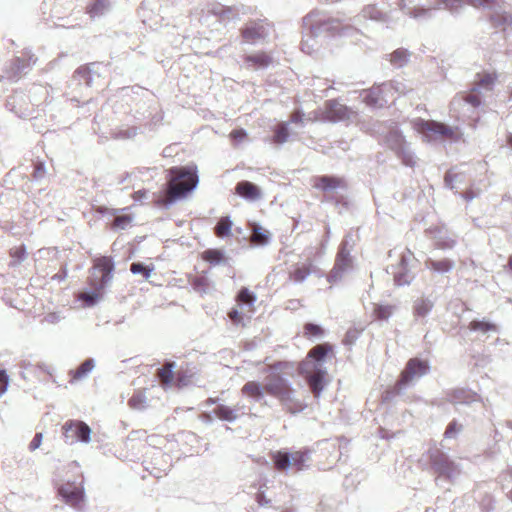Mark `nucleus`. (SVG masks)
Returning <instances> with one entry per match:
<instances>
[{
	"label": "nucleus",
	"instance_id": "f257e3e1",
	"mask_svg": "<svg viewBox=\"0 0 512 512\" xmlns=\"http://www.w3.org/2000/svg\"><path fill=\"white\" fill-rule=\"evenodd\" d=\"M294 371L295 365L293 362L276 361L269 369L264 384L259 381H248L243 385L241 391L255 402H259L267 391L280 401L287 412L291 414L300 413L307 407V404L295 397L296 390L287 378L288 375H293Z\"/></svg>",
	"mask_w": 512,
	"mask_h": 512
},
{
	"label": "nucleus",
	"instance_id": "f03ea898",
	"mask_svg": "<svg viewBox=\"0 0 512 512\" xmlns=\"http://www.w3.org/2000/svg\"><path fill=\"white\" fill-rule=\"evenodd\" d=\"M438 5L443 6L451 12H457L463 5H470L474 8L488 10L486 21L489 28L493 29L492 34L496 41L505 42L512 34V15L503 8L502 0H436Z\"/></svg>",
	"mask_w": 512,
	"mask_h": 512
},
{
	"label": "nucleus",
	"instance_id": "7ed1b4c3",
	"mask_svg": "<svg viewBox=\"0 0 512 512\" xmlns=\"http://www.w3.org/2000/svg\"><path fill=\"white\" fill-rule=\"evenodd\" d=\"M302 21L303 44L322 33L335 37L346 35L348 31L352 30V26L343 24L339 18L327 16L319 10H312Z\"/></svg>",
	"mask_w": 512,
	"mask_h": 512
},
{
	"label": "nucleus",
	"instance_id": "20e7f679",
	"mask_svg": "<svg viewBox=\"0 0 512 512\" xmlns=\"http://www.w3.org/2000/svg\"><path fill=\"white\" fill-rule=\"evenodd\" d=\"M115 262L111 256H101L94 267L91 277L92 288L83 290L79 301L84 307H94L105 295V289L113 278Z\"/></svg>",
	"mask_w": 512,
	"mask_h": 512
},
{
	"label": "nucleus",
	"instance_id": "39448f33",
	"mask_svg": "<svg viewBox=\"0 0 512 512\" xmlns=\"http://www.w3.org/2000/svg\"><path fill=\"white\" fill-rule=\"evenodd\" d=\"M167 178L170 182H180L173 188L168 202L164 205L166 209H169L178 201L186 199L196 190L199 184L197 165L188 164L171 167L167 170Z\"/></svg>",
	"mask_w": 512,
	"mask_h": 512
},
{
	"label": "nucleus",
	"instance_id": "423d86ee",
	"mask_svg": "<svg viewBox=\"0 0 512 512\" xmlns=\"http://www.w3.org/2000/svg\"><path fill=\"white\" fill-rule=\"evenodd\" d=\"M431 469L437 474L436 483L444 481L451 483L459 475L458 465L452 458L439 448H431L427 452Z\"/></svg>",
	"mask_w": 512,
	"mask_h": 512
},
{
	"label": "nucleus",
	"instance_id": "0eeeda50",
	"mask_svg": "<svg viewBox=\"0 0 512 512\" xmlns=\"http://www.w3.org/2000/svg\"><path fill=\"white\" fill-rule=\"evenodd\" d=\"M383 143L392 150L401 163L407 167L415 165L414 152L402 131L397 128L389 129L383 137Z\"/></svg>",
	"mask_w": 512,
	"mask_h": 512
},
{
	"label": "nucleus",
	"instance_id": "6e6552de",
	"mask_svg": "<svg viewBox=\"0 0 512 512\" xmlns=\"http://www.w3.org/2000/svg\"><path fill=\"white\" fill-rule=\"evenodd\" d=\"M333 356V346L328 342L314 346L306 357V360L298 364V370L302 374L310 372L327 374L325 363L329 357Z\"/></svg>",
	"mask_w": 512,
	"mask_h": 512
},
{
	"label": "nucleus",
	"instance_id": "1a4fd4ad",
	"mask_svg": "<svg viewBox=\"0 0 512 512\" xmlns=\"http://www.w3.org/2000/svg\"><path fill=\"white\" fill-rule=\"evenodd\" d=\"M416 127L419 131H426L435 138H443L450 143L458 142L463 135L458 126H450L444 122L435 120L426 121L424 119H418Z\"/></svg>",
	"mask_w": 512,
	"mask_h": 512
},
{
	"label": "nucleus",
	"instance_id": "9d476101",
	"mask_svg": "<svg viewBox=\"0 0 512 512\" xmlns=\"http://www.w3.org/2000/svg\"><path fill=\"white\" fill-rule=\"evenodd\" d=\"M66 505L76 511H83L86 506V493L84 488V475L82 472L74 480H66Z\"/></svg>",
	"mask_w": 512,
	"mask_h": 512
},
{
	"label": "nucleus",
	"instance_id": "9b49d317",
	"mask_svg": "<svg viewBox=\"0 0 512 512\" xmlns=\"http://www.w3.org/2000/svg\"><path fill=\"white\" fill-rule=\"evenodd\" d=\"M412 256V252L407 250L400 255L396 265H390L387 269V272L393 275L394 284L398 287L410 285L415 279V273L410 268Z\"/></svg>",
	"mask_w": 512,
	"mask_h": 512
},
{
	"label": "nucleus",
	"instance_id": "f8f14e48",
	"mask_svg": "<svg viewBox=\"0 0 512 512\" xmlns=\"http://www.w3.org/2000/svg\"><path fill=\"white\" fill-rule=\"evenodd\" d=\"M92 429L82 420L66 421V443L88 444L91 441Z\"/></svg>",
	"mask_w": 512,
	"mask_h": 512
},
{
	"label": "nucleus",
	"instance_id": "ddd939ff",
	"mask_svg": "<svg viewBox=\"0 0 512 512\" xmlns=\"http://www.w3.org/2000/svg\"><path fill=\"white\" fill-rule=\"evenodd\" d=\"M312 186L313 188L323 192L325 195H331L330 193L338 189H348L346 179L335 174H323L314 176L312 178Z\"/></svg>",
	"mask_w": 512,
	"mask_h": 512
},
{
	"label": "nucleus",
	"instance_id": "4468645a",
	"mask_svg": "<svg viewBox=\"0 0 512 512\" xmlns=\"http://www.w3.org/2000/svg\"><path fill=\"white\" fill-rule=\"evenodd\" d=\"M431 366L428 359L413 357L405 365L400 377L410 385L414 379H419L430 372Z\"/></svg>",
	"mask_w": 512,
	"mask_h": 512
},
{
	"label": "nucleus",
	"instance_id": "2eb2a0df",
	"mask_svg": "<svg viewBox=\"0 0 512 512\" xmlns=\"http://www.w3.org/2000/svg\"><path fill=\"white\" fill-rule=\"evenodd\" d=\"M325 113L328 121L337 123L350 118L352 110L345 104H341L337 99H329L324 103Z\"/></svg>",
	"mask_w": 512,
	"mask_h": 512
},
{
	"label": "nucleus",
	"instance_id": "dca6fc26",
	"mask_svg": "<svg viewBox=\"0 0 512 512\" xmlns=\"http://www.w3.org/2000/svg\"><path fill=\"white\" fill-rule=\"evenodd\" d=\"M242 38L251 44L264 40L268 36L266 28L255 20H250L240 30Z\"/></svg>",
	"mask_w": 512,
	"mask_h": 512
},
{
	"label": "nucleus",
	"instance_id": "f3484780",
	"mask_svg": "<svg viewBox=\"0 0 512 512\" xmlns=\"http://www.w3.org/2000/svg\"><path fill=\"white\" fill-rule=\"evenodd\" d=\"M235 194L246 201L255 202L262 197L263 192L262 189L254 182L242 180L236 184Z\"/></svg>",
	"mask_w": 512,
	"mask_h": 512
},
{
	"label": "nucleus",
	"instance_id": "a211bd4d",
	"mask_svg": "<svg viewBox=\"0 0 512 512\" xmlns=\"http://www.w3.org/2000/svg\"><path fill=\"white\" fill-rule=\"evenodd\" d=\"M461 102L474 109L484 106L485 100L480 91V86H473L469 91L463 92L459 97L455 96L452 100V105L461 104Z\"/></svg>",
	"mask_w": 512,
	"mask_h": 512
},
{
	"label": "nucleus",
	"instance_id": "6ab92c4d",
	"mask_svg": "<svg viewBox=\"0 0 512 512\" xmlns=\"http://www.w3.org/2000/svg\"><path fill=\"white\" fill-rule=\"evenodd\" d=\"M311 453L312 451L308 447H303L294 452L292 451L290 471L298 473L300 471L307 470L310 467L308 462L311 459Z\"/></svg>",
	"mask_w": 512,
	"mask_h": 512
},
{
	"label": "nucleus",
	"instance_id": "aec40b11",
	"mask_svg": "<svg viewBox=\"0 0 512 512\" xmlns=\"http://www.w3.org/2000/svg\"><path fill=\"white\" fill-rule=\"evenodd\" d=\"M479 400V395L466 388H456L448 393V401L452 404L469 405Z\"/></svg>",
	"mask_w": 512,
	"mask_h": 512
},
{
	"label": "nucleus",
	"instance_id": "412c9836",
	"mask_svg": "<svg viewBox=\"0 0 512 512\" xmlns=\"http://www.w3.org/2000/svg\"><path fill=\"white\" fill-rule=\"evenodd\" d=\"M95 366L96 361L94 358H86L77 368L69 370V383L75 384L76 382L85 379L94 370Z\"/></svg>",
	"mask_w": 512,
	"mask_h": 512
},
{
	"label": "nucleus",
	"instance_id": "4be33fe9",
	"mask_svg": "<svg viewBox=\"0 0 512 512\" xmlns=\"http://www.w3.org/2000/svg\"><path fill=\"white\" fill-rule=\"evenodd\" d=\"M210 13L216 16L222 23L239 19V9L236 6H226L216 3L210 9Z\"/></svg>",
	"mask_w": 512,
	"mask_h": 512
},
{
	"label": "nucleus",
	"instance_id": "5701e85b",
	"mask_svg": "<svg viewBox=\"0 0 512 512\" xmlns=\"http://www.w3.org/2000/svg\"><path fill=\"white\" fill-rule=\"evenodd\" d=\"M425 268L436 274H446L455 268V261L450 258L433 259L428 257L424 262Z\"/></svg>",
	"mask_w": 512,
	"mask_h": 512
},
{
	"label": "nucleus",
	"instance_id": "b1692460",
	"mask_svg": "<svg viewBox=\"0 0 512 512\" xmlns=\"http://www.w3.org/2000/svg\"><path fill=\"white\" fill-rule=\"evenodd\" d=\"M323 201L332 203L337 208L339 214L352 212L355 208L353 201L343 194L325 195Z\"/></svg>",
	"mask_w": 512,
	"mask_h": 512
},
{
	"label": "nucleus",
	"instance_id": "393cba45",
	"mask_svg": "<svg viewBox=\"0 0 512 512\" xmlns=\"http://www.w3.org/2000/svg\"><path fill=\"white\" fill-rule=\"evenodd\" d=\"M244 62L256 70L266 69L272 63V57L266 52L259 51L256 53L246 54Z\"/></svg>",
	"mask_w": 512,
	"mask_h": 512
},
{
	"label": "nucleus",
	"instance_id": "a878e982",
	"mask_svg": "<svg viewBox=\"0 0 512 512\" xmlns=\"http://www.w3.org/2000/svg\"><path fill=\"white\" fill-rule=\"evenodd\" d=\"M352 262L353 259H346L336 256L334 267L327 275V281L332 283L342 279L343 274L351 268Z\"/></svg>",
	"mask_w": 512,
	"mask_h": 512
},
{
	"label": "nucleus",
	"instance_id": "bb28decb",
	"mask_svg": "<svg viewBox=\"0 0 512 512\" xmlns=\"http://www.w3.org/2000/svg\"><path fill=\"white\" fill-rule=\"evenodd\" d=\"M271 459L274 466L279 471H285L286 474L289 473L292 459V451H290L289 449L275 451L271 454Z\"/></svg>",
	"mask_w": 512,
	"mask_h": 512
},
{
	"label": "nucleus",
	"instance_id": "cd10ccee",
	"mask_svg": "<svg viewBox=\"0 0 512 512\" xmlns=\"http://www.w3.org/2000/svg\"><path fill=\"white\" fill-rule=\"evenodd\" d=\"M202 259L211 266L226 265L229 258L223 249L208 248L202 252Z\"/></svg>",
	"mask_w": 512,
	"mask_h": 512
},
{
	"label": "nucleus",
	"instance_id": "c85d7f7f",
	"mask_svg": "<svg viewBox=\"0 0 512 512\" xmlns=\"http://www.w3.org/2000/svg\"><path fill=\"white\" fill-rule=\"evenodd\" d=\"M434 301L422 296L413 302L412 313L416 320L425 318L433 309Z\"/></svg>",
	"mask_w": 512,
	"mask_h": 512
},
{
	"label": "nucleus",
	"instance_id": "c756f323",
	"mask_svg": "<svg viewBox=\"0 0 512 512\" xmlns=\"http://www.w3.org/2000/svg\"><path fill=\"white\" fill-rule=\"evenodd\" d=\"M272 234L269 230L261 226L260 223L254 222L251 228V239L255 242V246L264 247L271 242Z\"/></svg>",
	"mask_w": 512,
	"mask_h": 512
},
{
	"label": "nucleus",
	"instance_id": "7c9ffc66",
	"mask_svg": "<svg viewBox=\"0 0 512 512\" xmlns=\"http://www.w3.org/2000/svg\"><path fill=\"white\" fill-rule=\"evenodd\" d=\"M409 386L401 377L395 382L394 385L387 387L381 394L383 403L392 402L397 396L403 394Z\"/></svg>",
	"mask_w": 512,
	"mask_h": 512
},
{
	"label": "nucleus",
	"instance_id": "2f4dec72",
	"mask_svg": "<svg viewBox=\"0 0 512 512\" xmlns=\"http://www.w3.org/2000/svg\"><path fill=\"white\" fill-rule=\"evenodd\" d=\"M327 374L315 373L308 375V385L315 398H319L327 386Z\"/></svg>",
	"mask_w": 512,
	"mask_h": 512
},
{
	"label": "nucleus",
	"instance_id": "473e14b6",
	"mask_svg": "<svg viewBox=\"0 0 512 512\" xmlns=\"http://www.w3.org/2000/svg\"><path fill=\"white\" fill-rule=\"evenodd\" d=\"M383 91L380 87H371L368 89H363L360 93V96L362 97V101L368 106V107H382L383 105L380 104V99L382 97Z\"/></svg>",
	"mask_w": 512,
	"mask_h": 512
},
{
	"label": "nucleus",
	"instance_id": "72a5a7b5",
	"mask_svg": "<svg viewBox=\"0 0 512 512\" xmlns=\"http://www.w3.org/2000/svg\"><path fill=\"white\" fill-rule=\"evenodd\" d=\"M109 9V0H91L86 6V13L91 19H96L105 15Z\"/></svg>",
	"mask_w": 512,
	"mask_h": 512
},
{
	"label": "nucleus",
	"instance_id": "f704fd0d",
	"mask_svg": "<svg viewBox=\"0 0 512 512\" xmlns=\"http://www.w3.org/2000/svg\"><path fill=\"white\" fill-rule=\"evenodd\" d=\"M385 56L394 67L402 68L409 62L411 53L408 49L401 47Z\"/></svg>",
	"mask_w": 512,
	"mask_h": 512
},
{
	"label": "nucleus",
	"instance_id": "c9c22d12",
	"mask_svg": "<svg viewBox=\"0 0 512 512\" xmlns=\"http://www.w3.org/2000/svg\"><path fill=\"white\" fill-rule=\"evenodd\" d=\"M429 231L434 233V247L441 250H448L454 248L456 241L449 236L443 235L441 230L437 227L430 228Z\"/></svg>",
	"mask_w": 512,
	"mask_h": 512
},
{
	"label": "nucleus",
	"instance_id": "e433bc0d",
	"mask_svg": "<svg viewBox=\"0 0 512 512\" xmlns=\"http://www.w3.org/2000/svg\"><path fill=\"white\" fill-rule=\"evenodd\" d=\"M12 110L21 118L31 115L32 106L30 102L22 96H15L11 102Z\"/></svg>",
	"mask_w": 512,
	"mask_h": 512
},
{
	"label": "nucleus",
	"instance_id": "4c0bfd02",
	"mask_svg": "<svg viewBox=\"0 0 512 512\" xmlns=\"http://www.w3.org/2000/svg\"><path fill=\"white\" fill-rule=\"evenodd\" d=\"M72 82L90 87L93 82L92 71L87 65L78 67L73 73Z\"/></svg>",
	"mask_w": 512,
	"mask_h": 512
},
{
	"label": "nucleus",
	"instance_id": "58836bf2",
	"mask_svg": "<svg viewBox=\"0 0 512 512\" xmlns=\"http://www.w3.org/2000/svg\"><path fill=\"white\" fill-rule=\"evenodd\" d=\"M257 296L247 287H241L236 295L237 305L240 308H250L254 306Z\"/></svg>",
	"mask_w": 512,
	"mask_h": 512
},
{
	"label": "nucleus",
	"instance_id": "ea45409f",
	"mask_svg": "<svg viewBox=\"0 0 512 512\" xmlns=\"http://www.w3.org/2000/svg\"><path fill=\"white\" fill-rule=\"evenodd\" d=\"M212 414L225 422H234L237 419L236 410L225 404H217L213 409Z\"/></svg>",
	"mask_w": 512,
	"mask_h": 512
},
{
	"label": "nucleus",
	"instance_id": "a19ab883",
	"mask_svg": "<svg viewBox=\"0 0 512 512\" xmlns=\"http://www.w3.org/2000/svg\"><path fill=\"white\" fill-rule=\"evenodd\" d=\"M470 331L476 332H497L498 328L497 325L490 320L483 318V319H473L468 326Z\"/></svg>",
	"mask_w": 512,
	"mask_h": 512
},
{
	"label": "nucleus",
	"instance_id": "79ce46f5",
	"mask_svg": "<svg viewBox=\"0 0 512 512\" xmlns=\"http://www.w3.org/2000/svg\"><path fill=\"white\" fill-rule=\"evenodd\" d=\"M190 284L196 292L206 294L213 287V283L208 279L206 274L195 276L191 279Z\"/></svg>",
	"mask_w": 512,
	"mask_h": 512
},
{
	"label": "nucleus",
	"instance_id": "37998d69",
	"mask_svg": "<svg viewBox=\"0 0 512 512\" xmlns=\"http://www.w3.org/2000/svg\"><path fill=\"white\" fill-rule=\"evenodd\" d=\"M304 335L311 340H317L323 338L325 335V329L315 322H307L303 327Z\"/></svg>",
	"mask_w": 512,
	"mask_h": 512
},
{
	"label": "nucleus",
	"instance_id": "c03bdc74",
	"mask_svg": "<svg viewBox=\"0 0 512 512\" xmlns=\"http://www.w3.org/2000/svg\"><path fill=\"white\" fill-rule=\"evenodd\" d=\"M311 275L307 262L302 265H296L292 271L289 272V278L296 284L304 282L307 277Z\"/></svg>",
	"mask_w": 512,
	"mask_h": 512
},
{
	"label": "nucleus",
	"instance_id": "a18cd8bd",
	"mask_svg": "<svg viewBox=\"0 0 512 512\" xmlns=\"http://www.w3.org/2000/svg\"><path fill=\"white\" fill-rule=\"evenodd\" d=\"M130 271L133 275H142L145 280H148L154 271V265H147L141 261H135L130 265Z\"/></svg>",
	"mask_w": 512,
	"mask_h": 512
},
{
	"label": "nucleus",
	"instance_id": "49530a36",
	"mask_svg": "<svg viewBox=\"0 0 512 512\" xmlns=\"http://www.w3.org/2000/svg\"><path fill=\"white\" fill-rule=\"evenodd\" d=\"M175 368L176 363L174 361H169L166 367H160L157 369V372L164 378L165 384L168 387H171L175 382Z\"/></svg>",
	"mask_w": 512,
	"mask_h": 512
},
{
	"label": "nucleus",
	"instance_id": "de8ad7c7",
	"mask_svg": "<svg viewBox=\"0 0 512 512\" xmlns=\"http://www.w3.org/2000/svg\"><path fill=\"white\" fill-rule=\"evenodd\" d=\"M477 77L479 78V84H476L475 86H480L481 89H485L487 91L493 90V87L495 85V82L497 80L496 73H490V72H482L477 74Z\"/></svg>",
	"mask_w": 512,
	"mask_h": 512
},
{
	"label": "nucleus",
	"instance_id": "09e8293b",
	"mask_svg": "<svg viewBox=\"0 0 512 512\" xmlns=\"http://www.w3.org/2000/svg\"><path fill=\"white\" fill-rule=\"evenodd\" d=\"M363 16L378 22H385L388 18L387 14L378 9L375 5H367L362 10Z\"/></svg>",
	"mask_w": 512,
	"mask_h": 512
},
{
	"label": "nucleus",
	"instance_id": "8fccbe9b",
	"mask_svg": "<svg viewBox=\"0 0 512 512\" xmlns=\"http://www.w3.org/2000/svg\"><path fill=\"white\" fill-rule=\"evenodd\" d=\"M147 397L144 391H137L128 400V405L132 409L143 410L147 407Z\"/></svg>",
	"mask_w": 512,
	"mask_h": 512
},
{
	"label": "nucleus",
	"instance_id": "3c124183",
	"mask_svg": "<svg viewBox=\"0 0 512 512\" xmlns=\"http://www.w3.org/2000/svg\"><path fill=\"white\" fill-rule=\"evenodd\" d=\"M395 306L389 304H378L374 308V315L378 320L387 321L393 314Z\"/></svg>",
	"mask_w": 512,
	"mask_h": 512
},
{
	"label": "nucleus",
	"instance_id": "603ef678",
	"mask_svg": "<svg viewBox=\"0 0 512 512\" xmlns=\"http://www.w3.org/2000/svg\"><path fill=\"white\" fill-rule=\"evenodd\" d=\"M462 430L463 425L459 423L457 419H453L446 426L443 436L446 439H455Z\"/></svg>",
	"mask_w": 512,
	"mask_h": 512
},
{
	"label": "nucleus",
	"instance_id": "864d4df0",
	"mask_svg": "<svg viewBox=\"0 0 512 512\" xmlns=\"http://www.w3.org/2000/svg\"><path fill=\"white\" fill-rule=\"evenodd\" d=\"M9 255L12 258L11 265L16 266L20 264L26 258V247L25 245L15 246L10 249Z\"/></svg>",
	"mask_w": 512,
	"mask_h": 512
},
{
	"label": "nucleus",
	"instance_id": "5fc2aeb1",
	"mask_svg": "<svg viewBox=\"0 0 512 512\" xmlns=\"http://www.w3.org/2000/svg\"><path fill=\"white\" fill-rule=\"evenodd\" d=\"M36 58L34 55L29 53H23L21 57H17L14 61V65L18 71L24 70L25 68L35 64Z\"/></svg>",
	"mask_w": 512,
	"mask_h": 512
},
{
	"label": "nucleus",
	"instance_id": "6e6d98bb",
	"mask_svg": "<svg viewBox=\"0 0 512 512\" xmlns=\"http://www.w3.org/2000/svg\"><path fill=\"white\" fill-rule=\"evenodd\" d=\"M222 221L225 222V224L217 227V235L220 238L229 237L232 235L233 221L229 215L223 217Z\"/></svg>",
	"mask_w": 512,
	"mask_h": 512
},
{
	"label": "nucleus",
	"instance_id": "4d7b16f0",
	"mask_svg": "<svg viewBox=\"0 0 512 512\" xmlns=\"http://www.w3.org/2000/svg\"><path fill=\"white\" fill-rule=\"evenodd\" d=\"M289 136H290V133H289L287 127L280 128L273 132V134L271 136V142L282 145L288 141Z\"/></svg>",
	"mask_w": 512,
	"mask_h": 512
},
{
	"label": "nucleus",
	"instance_id": "13d9d810",
	"mask_svg": "<svg viewBox=\"0 0 512 512\" xmlns=\"http://www.w3.org/2000/svg\"><path fill=\"white\" fill-rule=\"evenodd\" d=\"M360 331L356 328H349L347 332L344 335V338L342 340L343 345L345 346H352L355 344L357 339L360 336Z\"/></svg>",
	"mask_w": 512,
	"mask_h": 512
},
{
	"label": "nucleus",
	"instance_id": "bf43d9fd",
	"mask_svg": "<svg viewBox=\"0 0 512 512\" xmlns=\"http://www.w3.org/2000/svg\"><path fill=\"white\" fill-rule=\"evenodd\" d=\"M247 136L248 133L244 128L233 129L229 134L230 140L234 145L240 144Z\"/></svg>",
	"mask_w": 512,
	"mask_h": 512
},
{
	"label": "nucleus",
	"instance_id": "052dcab7",
	"mask_svg": "<svg viewBox=\"0 0 512 512\" xmlns=\"http://www.w3.org/2000/svg\"><path fill=\"white\" fill-rule=\"evenodd\" d=\"M192 375H188L187 372L178 371L175 373V382L178 388H183L191 383Z\"/></svg>",
	"mask_w": 512,
	"mask_h": 512
},
{
	"label": "nucleus",
	"instance_id": "680f3d73",
	"mask_svg": "<svg viewBox=\"0 0 512 512\" xmlns=\"http://www.w3.org/2000/svg\"><path fill=\"white\" fill-rule=\"evenodd\" d=\"M133 221V216L130 215V214H123V215H120L116 218L115 220V227L117 229H121V230H124L126 229L130 224L131 222Z\"/></svg>",
	"mask_w": 512,
	"mask_h": 512
},
{
	"label": "nucleus",
	"instance_id": "e2e57ef3",
	"mask_svg": "<svg viewBox=\"0 0 512 512\" xmlns=\"http://www.w3.org/2000/svg\"><path fill=\"white\" fill-rule=\"evenodd\" d=\"M138 134V127L132 126L127 129H121L116 133L118 139H132Z\"/></svg>",
	"mask_w": 512,
	"mask_h": 512
},
{
	"label": "nucleus",
	"instance_id": "0e129e2a",
	"mask_svg": "<svg viewBox=\"0 0 512 512\" xmlns=\"http://www.w3.org/2000/svg\"><path fill=\"white\" fill-rule=\"evenodd\" d=\"M33 172H32V178L35 179V180H40L44 177L45 175V169H44V165L43 163L41 162H35L33 164Z\"/></svg>",
	"mask_w": 512,
	"mask_h": 512
},
{
	"label": "nucleus",
	"instance_id": "69168bd1",
	"mask_svg": "<svg viewBox=\"0 0 512 512\" xmlns=\"http://www.w3.org/2000/svg\"><path fill=\"white\" fill-rule=\"evenodd\" d=\"M228 317L232 321L233 324L238 325L242 320V313L239 311L237 307H232L228 311Z\"/></svg>",
	"mask_w": 512,
	"mask_h": 512
},
{
	"label": "nucleus",
	"instance_id": "338daca9",
	"mask_svg": "<svg viewBox=\"0 0 512 512\" xmlns=\"http://www.w3.org/2000/svg\"><path fill=\"white\" fill-rule=\"evenodd\" d=\"M430 12V9H426L425 7H413L409 10L408 14L412 18H420L425 16Z\"/></svg>",
	"mask_w": 512,
	"mask_h": 512
},
{
	"label": "nucleus",
	"instance_id": "774afa93",
	"mask_svg": "<svg viewBox=\"0 0 512 512\" xmlns=\"http://www.w3.org/2000/svg\"><path fill=\"white\" fill-rule=\"evenodd\" d=\"M336 256L346 259H353L351 256V247H347L346 243H340Z\"/></svg>",
	"mask_w": 512,
	"mask_h": 512
}]
</instances>
